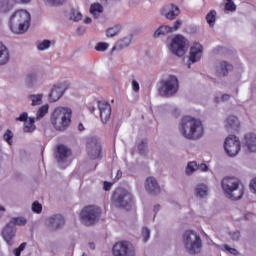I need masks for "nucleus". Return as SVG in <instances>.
<instances>
[{
    "label": "nucleus",
    "instance_id": "nucleus-16",
    "mask_svg": "<svg viewBox=\"0 0 256 256\" xmlns=\"http://www.w3.org/2000/svg\"><path fill=\"white\" fill-rule=\"evenodd\" d=\"M180 13L181 10H179V7L175 4H166L160 9V15L165 17L168 21H174V19L179 17Z\"/></svg>",
    "mask_w": 256,
    "mask_h": 256
},
{
    "label": "nucleus",
    "instance_id": "nucleus-57",
    "mask_svg": "<svg viewBox=\"0 0 256 256\" xmlns=\"http://www.w3.org/2000/svg\"><path fill=\"white\" fill-rule=\"evenodd\" d=\"M121 177H123V172H121V170H118L116 173V181H119V179H121Z\"/></svg>",
    "mask_w": 256,
    "mask_h": 256
},
{
    "label": "nucleus",
    "instance_id": "nucleus-33",
    "mask_svg": "<svg viewBox=\"0 0 256 256\" xmlns=\"http://www.w3.org/2000/svg\"><path fill=\"white\" fill-rule=\"evenodd\" d=\"M90 13L93 15L94 19H97L101 13H103V6L99 3H94L90 6Z\"/></svg>",
    "mask_w": 256,
    "mask_h": 256
},
{
    "label": "nucleus",
    "instance_id": "nucleus-49",
    "mask_svg": "<svg viewBox=\"0 0 256 256\" xmlns=\"http://www.w3.org/2000/svg\"><path fill=\"white\" fill-rule=\"evenodd\" d=\"M32 211L34 213H41V211H43V206L39 202H34L32 204Z\"/></svg>",
    "mask_w": 256,
    "mask_h": 256
},
{
    "label": "nucleus",
    "instance_id": "nucleus-60",
    "mask_svg": "<svg viewBox=\"0 0 256 256\" xmlns=\"http://www.w3.org/2000/svg\"><path fill=\"white\" fill-rule=\"evenodd\" d=\"M84 23H85L86 25H89V23H91V18L86 17V18L84 19Z\"/></svg>",
    "mask_w": 256,
    "mask_h": 256
},
{
    "label": "nucleus",
    "instance_id": "nucleus-35",
    "mask_svg": "<svg viewBox=\"0 0 256 256\" xmlns=\"http://www.w3.org/2000/svg\"><path fill=\"white\" fill-rule=\"evenodd\" d=\"M48 113L49 105L45 104L37 110L36 117H34V119H36V121H40V119H43V117H45Z\"/></svg>",
    "mask_w": 256,
    "mask_h": 256
},
{
    "label": "nucleus",
    "instance_id": "nucleus-36",
    "mask_svg": "<svg viewBox=\"0 0 256 256\" xmlns=\"http://www.w3.org/2000/svg\"><path fill=\"white\" fill-rule=\"evenodd\" d=\"M197 162L195 161H190L188 162L186 168H185V175H187V177H191V175H193V173H195V171H197Z\"/></svg>",
    "mask_w": 256,
    "mask_h": 256
},
{
    "label": "nucleus",
    "instance_id": "nucleus-26",
    "mask_svg": "<svg viewBox=\"0 0 256 256\" xmlns=\"http://www.w3.org/2000/svg\"><path fill=\"white\" fill-rule=\"evenodd\" d=\"M195 195L200 199H205L209 195V186L204 183L197 184L195 187Z\"/></svg>",
    "mask_w": 256,
    "mask_h": 256
},
{
    "label": "nucleus",
    "instance_id": "nucleus-62",
    "mask_svg": "<svg viewBox=\"0 0 256 256\" xmlns=\"http://www.w3.org/2000/svg\"><path fill=\"white\" fill-rule=\"evenodd\" d=\"M88 246L90 247V249H95V243L93 242L88 243Z\"/></svg>",
    "mask_w": 256,
    "mask_h": 256
},
{
    "label": "nucleus",
    "instance_id": "nucleus-23",
    "mask_svg": "<svg viewBox=\"0 0 256 256\" xmlns=\"http://www.w3.org/2000/svg\"><path fill=\"white\" fill-rule=\"evenodd\" d=\"M229 71H233V64L227 61H220L216 63V73L219 77H227Z\"/></svg>",
    "mask_w": 256,
    "mask_h": 256
},
{
    "label": "nucleus",
    "instance_id": "nucleus-4",
    "mask_svg": "<svg viewBox=\"0 0 256 256\" xmlns=\"http://www.w3.org/2000/svg\"><path fill=\"white\" fill-rule=\"evenodd\" d=\"M31 14L27 10H18L10 16L9 25L12 33L23 35L29 29Z\"/></svg>",
    "mask_w": 256,
    "mask_h": 256
},
{
    "label": "nucleus",
    "instance_id": "nucleus-53",
    "mask_svg": "<svg viewBox=\"0 0 256 256\" xmlns=\"http://www.w3.org/2000/svg\"><path fill=\"white\" fill-rule=\"evenodd\" d=\"M132 89L135 93H139V89H140V86H139V82H137V80H132Z\"/></svg>",
    "mask_w": 256,
    "mask_h": 256
},
{
    "label": "nucleus",
    "instance_id": "nucleus-28",
    "mask_svg": "<svg viewBox=\"0 0 256 256\" xmlns=\"http://www.w3.org/2000/svg\"><path fill=\"white\" fill-rule=\"evenodd\" d=\"M15 0H0V13H8L15 7Z\"/></svg>",
    "mask_w": 256,
    "mask_h": 256
},
{
    "label": "nucleus",
    "instance_id": "nucleus-14",
    "mask_svg": "<svg viewBox=\"0 0 256 256\" xmlns=\"http://www.w3.org/2000/svg\"><path fill=\"white\" fill-rule=\"evenodd\" d=\"M202 57H203V45H201V43H198V42L193 43L188 53V61L186 62L187 68L191 69V65L193 63H199Z\"/></svg>",
    "mask_w": 256,
    "mask_h": 256
},
{
    "label": "nucleus",
    "instance_id": "nucleus-34",
    "mask_svg": "<svg viewBox=\"0 0 256 256\" xmlns=\"http://www.w3.org/2000/svg\"><path fill=\"white\" fill-rule=\"evenodd\" d=\"M121 33V25H114L106 30V37H117Z\"/></svg>",
    "mask_w": 256,
    "mask_h": 256
},
{
    "label": "nucleus",
    "instance_id": "nucleus-7",
    "mask_svg": "<svg viewBox=\"0 0 256 256\" xmlns=\"http://www.w3.org/2000/svg\"><path fill=\"white\" fill-rule=\"evenodd\" d=\"M79 217L82 225L93 227L101 217V208L95 205L86 206L80 211Z\"/></svg>",
    "mask_w": 256,
    "mask_h": 256
},
{
    "label": "nucleus",
    "instance_id": "nucleus-5",
    "mask_svg": "<svg viewBox=\"0 0 256 256\" xmlns=\"http://www.w3.org/2000/svg\"><path fill=\"white\" fill-rule=\"evenodd\" d=\"M182 243L186 251H188V253H190L191 255H195V253H199V251H201V247H203L201 236L193 230H188L183 233Z\"/></svg>",
    "mask_w": 256,
    "mask_h": 256
},
{
    "label": "nucleus",
    "instance_id": "nucleus-1",
    "mask_svg": "<svg viewBox=\"0 0 256 256\" xmlns=\"http://www.w3.org/2000/svg\"><path fill=\"white\" fill-rule=\"evenodd\" d=\"M178 131L184 139H188L189 141H199L205 135V127L201 119L191 116H185L181 119Z\"/></svg>",
    "mask_w": 256,
    "mask_h": 256
},
{
    "label": "nucleus",
    "instance_id": "nucleus-38",
    "mask_svg": "<svg viewBox=\"0 0 256 256\" xmlns=\"http://www.w3.org/2000/svg\"><path fill=\"white\" fill-rule=\"evenodd\" d=\"M51 47V41L50 40H42L37 43V49L38 51H46V49H49Z\"/></svg>",
    "mask_w": 256,
    "mask_h": 256
},
{
    "label": "nucleus",
    "instance_id": "nucleus-6",
    "mask_svg": "<svg viewBox=\"0 0 256 256\" xmlns=\"http://www.w3.org/2000/svg\"><path fill=\"white\" fill-rule=\"evenodd\" d=\"M189 49V41L181 34L174 35L168 39V50L176 57H183Z\"/></svg>",
    "mask_w": 256,
    "mask_h": 256
},
{
    "label": "nucleus",
    "instance_id": "nucleus-47",
    "mask_svg": "<svg viewBox=\"0 0 256 256\" xmlns=\"http://www.w3.org/2000/svg\"><path fill=\"white\" fill-rule=\"evenodd\" d=\"M183 25V21L182 20H176L173 24V26L171 27V32L175 33V31H179V29H181V26Z\"/></svg>",
    "mask_w": 256,
    "mask_h": 256
},
{
    "label": "nucleus",
    "instance_id": "nucleus-55",
    "mask_svg": "<svg viewBox=\"0 0 256 256\" xmlns=\"http://www.w3.org/2000/svg\"><path fill=\"white\" fill-rule=\"evenodd\" d=\"M113 184L109 183V182H104V190L105 191H111V187Z\"/></svg>",
    "mask_w": 256,
    "mask_h": 256
},
{
    "label": "nucleus",
    "instance_id": "nucleus-46",
    "mask_svg": "<svg viewBox=\"0 0 256 256\" xmlns=\"http://www.w3.org/2000/svg\"><path fill=\"white\" fill-rule=\"evenodd\" d=\"M225 9H226V11H236V10H237V6H236L235 3L233 2V0H229V1L225 4Z\"/></svg>",
    "mask_w": 256,
    "mask_h": 256
},
{
    "label": "nucleus",
    "instance_id": "nucleus-30",
    "mask_svg": "<svg viewBox=\"0 0 256 256\" xmlns=\"http://www.w3.org/2000/svg\"><path fill=\"white\" fill-rule=\"evenodd\" d=\"M28 100L30 101L32 107H37V105H42L43 104V93L30 94L28 96Z\"/></svg>",
    "mask_w": 256,
    "mask_h": 256
},
{
    "label": "nucleus",
    "instance_id": "nucleus-29",
    "mask_svg": "<svg viewBox=\"0 0 256 256\" xmlns=\"http://www.w3.org/2000/svg\"><path fill=\"white\" fill-rule=\"evenodd\" d=\"M131 43H133V36L129 35L119 40L113 49H118V50L125 49L129 47Z\"/></svg>",
    "mask_w": 256,
    "mask_h": 256
},
{
    "label": "nucleus",
    "instance_id": "nucleus-39",
    "mask_svg": "<svg viewBox=\"0 0 256 256\" xmlns=\"http://www.w3.org/2000/svg\"><path fill=\"white\" fill-rule=\"evenodd\" d=\"M147 139H143L138 143V151L141 155H147Z\"/></svg>",
    "mask_w": 256,
    "mask_h": 256
},
{
    "label": "nucleus",
    "instance_id": "nucleus-52",
    "mask_svg": "<svg viewBox=\"0 0 256 256\" xmlns=\"http://www.w3.org/2000/svg\"><path fill=\"white\" fill-rule=\"evenodd\" d=\"M224 249H225L226 251H228L229 253H231L232 255H238V254H239V252L237 251V249L231 248V247H229V245H227V244L224 245Z\"/></svg>",
    "mask_w": 256,
    "mask_h": 256
},
{
    "label": "nucleus",
    "instance_id": "nucleus-27",
    "mask_svg": "<svg viewBox=\"0 0 256 256\" xmlns=\"http://www.w3.org/2000/svg\"><path fill=\"white\" fill-rule=\"evenodd\" d=\"M169 33H172L171 26L162 25L155 30L153 37H154V39H159V37H162L164 35H169Z\"/></svg>",
    "mask_w": 256,
    "mask_h": 256
},
{
    "label": "nucleus",
    "instance_id": "nucleus-24",
    "mask_svg": "<svg viewBox=\"0 0 256 256\" xmlns=\"http://www.w3.org/2000/svg\"><path fill=\"white\" fill-rule=\"evenodd\" d=\"M244 147L248 149L251 153L256 152V135L253 133H248L244 136Z\"/></svg>",
    "mask_w": 256,
    "mask_h": 256
},
{
    "label": "nucleus",
    "instance_id": "nucleus-31",
    "mask_svg": "<svg viewBox=\"0 0 256 256\" xmlns=\"http://www.w3.org/2000/svg\"><path fill=\"white\" fill-rule=\"evenodd\" d=\"M35 121H37L35 119V117H30L28 119V121H26L24 123V132L25 133H33V131H35V129H37L35 126Z\"/></svg>",
    "mask_w": 256,
    "mask_h": 256
},
{
    "label": "nucleus",
    "instance_id": "nucleus-19",
    "mask_svg": "<svg viewBox=\"0 0 256 256\" xmlns=\"http://www.w3.org/2000/svg\"><path fill=\"white\" fill-rule=\"evenodd\" d=\"M144 187L147 193H149L150 195H157L158 193H161V186H159L157 178L153 176H149L146 178Z\"/></svg>",
    "mask_w": 256,
    "mask_h": 256
},
{
    "label": "nucleus",
    "instance_id": "nucleus-32",
    "mask_svg": "<svg viewBox=\"0 0 256 256\" xmlns=\"http://www.w3.org/2000/svg\"><path fill=\"white\" fill-rule=\"evenodd\" d=\"M9 223L14 228L17 227V225L19 227H25V225H27V218H25V217H15V218H12L9 221Z\"/></svg>",
    "mask_w": 256,
    "mask_h": 256
},
{
    "label": "nucleus",
    "instance_id": "nucleus-58",
    "mask_svg": "<svg viewBox=\"0 0 256 256\" xmlns=\"http://www.w3.org/2000/svg\"><path fill=\"white\" fill-rule=\"evenodd\" d=\"M5 215V207L0 206V219Z\"/></svg>",
    "mask_w": 256,
    "mask_h": 256
},
{
    "label": "nucleus",
    "instance_id": "nucleus-41",
    "mask_svg": "<svg viewBox=\"0 0 256 256\" xmlns=\"http://www.w3.org/2000/svg\"><path fill=\"white\" fill-rule=\"evenodd\" d=\"M3 138L4 141L8 143V145H13V132L11 130H6Z\"/></svg>",
    "mask_w": 256,
    "mask_h": 256
},
{
    "label": "nucleus",
    "instance_id": "nucleus-11",
    "mask_svg": "<svg viewBox=\"0 0 256 256\" xmlns=\"http://www.w3.org/2000/svg\"><path fill=\"white\" fill-rule=\"evenodd\" d=\"M112 253L114 256H135V245L127 240L119 241L114 244Z\"/></svg>",
    "mask_w": 256,
    "mask_h": 256
},
{
    "label": "nucleus",
    "instance_id": "nucleus-3",
    "mask_svg": "<svg viewBox=\"0 0 256 256\" xmlns=\"http://www.w3.org/2000/svg\"><path fill=\"white\" fill-rule=\"evenodd\" d=\"M72 113L73 110L69 107H56L50 116L51 125L56 131H67V128L71 125Z\"/></svg>",
    "mask_w": 256,
    "mask_h": 256
},
{
    "label": "nucleus",
    "instance_id": "nucleus-50",
    "mask_svg": "<svg viewBox=\"0 0 256 256\" xmlns=\"http://www.w3.org/2000/svg\"><path fill=\"white\" fill-rule=\"evenodd\" d=\"M27 119H29L27 112H23L22 114H20V116L18 118H16V121H21V122L26 123V121H29Z\"/></svg>",
    "mask_w": 256,
    "mask_h": 256
},
{
    "label": "nucleus",
    "instance_id": "nucleus-51",
    "mask_svg": "<svg viewBox=\"0 0 256 256\" xmlns=\"http://www.w3.org/2000/svg\"><path fill=\"white\" fill-rule=\"evenodd\" d=\"M197 171H202L203 173H206V171H209V166L205 163L197 164Z\"/></svg>",
    "mask_w": 256,
    "mask_h": 256
},
{
    "label": "nucleus",
    "instance_id": "nucleus-59",
    "mask_svg": "<svg viewBox=\"0 0 256 256\" xmlns=\"http://www.w3.org/2000/svg\"><path fill=\"white\" fill-rule=\"evenodd\" d=\"M14 2H16V3H30L31 2V0H14Z\"/></svg>",
    "mask_w": 256,
    "mask_h": 256
},
{
    "label": "nucleus",
    "instance_id": "nucleus-8",
    "mask_svg": "<svg viewBox=\"0 0 256 256\" xmlns=\"http://www.w3.org/2000/svg\"><path fill=\"white\" fill-rule=\"evenodd\" d=\"M179 91V79L175 75H170L160 82L158 93L161 97H173Z\"/></svg>",
    "mask_w": 256,
    "mask_h": 256
},
{
    "label": "nucleus",
    "instance_id": "nucleus-21",
    "mask_svg": "<svg viewBox=\"0 0 256 256\" xmlns=\"http://www.w3.org/2000/svg\"><path fill=\"white\" fill-rule=\"evenodd\" d=\"M224 127L228 133H235V131H239L241 122L237 116L231 115L224 120Z\"/></svg>",
    "mask_w": 256,
    "mask_h": 256
},
{
    "label": "nucleus",
    "instance_id": "nucleus-9",
    "mask_svg": "<svg viewBox=\"0 0 256 256\" xmlns=\"http://www.w3.org/2000/svg\"><path fill=\"white\" fill-rule=\"evenodd\" d=\"M112 203L115 207H120L128 211L133 205V194L126 189L118 188L113 194Z\"/></svg>",
    "mask_w": 256,
    "mask_h": 256
},
{
    "label": "nucleus",
    "instance_id": "nucleus-61",
    "mask_svg": "<svg viewBox=\"0 0 256 256\" xmlns=\"http://www.w3.org/2000/svg\"><path fill=\"white\" fill-rule=\"evenodd\" d=\"M78 129L79 131H85V127L81 123L78 125Z\"/></svg>",
    "mask_w": 256,
    "mask_h": 256
},
{
    "label": "nucleus",
    "instance_id": "nucleus-25",
    "mask_svg": "<svg viewBox=\"0 0 256 256\" xmlns=\"http://www.w3.org/2000/svg\"><path fill=\"white\" fill-rule=\"evenodd\" d=\"M11 60V53L9 48L3 42H0V67H4Z\"/></svg>",
    "mask_w": 256,
    "mask_h": 256
},
{
    "label": "nucleus",
    "instance_id": "nucleus-44",
    "mask_svg": "<svg viewBox=\"0 0 256 256\" xmlns=\"http://www.w3.org/2000/svg\"><path fill=\"white\" fill-rule=\"evenodd\" d=\"M45 3H48V5H51L52 7H59V5H63L65 1L67 0H44Z\"/></svg>",
    "mask_w": 256,
    "mask_h": 256
},
{
    "label": "nucleus",
    "instance_id": "nucleus-20",
    "mask_svg": "<svg viewBox=\"0 0 256 256\" xmlns=\"http://www.w3.org/2000/svg\"><path fill=\"white\" fill-rule=\"evenodd\" d=\"M65 85L63 83L54 84L50 90L48 95L49 101L55 103V101H59L61 97H63V93H65Z\"/></svg>",
    "mask_w": 256,
    "mask_h": 256
},
{
    "label": "nucleus",
    "instance_id": "nucleus-15",
    "mask_svg": "<svg viewBox=\"0 0 256 256\" xmlns=\"http://www.w3.org/2000/svg\"><path fill=\"white\" fill-rule=\"evenodd\" d=\"M45 225L48 231H59L65 226V218L61 214H53L46 218Z\"/></svg>",
    "mask_w": 256,
    "mask_h": 256
},
{
    "label": "nucleus",
    "instance_id": "nucleus-48",
    "mask_svg": "<svg viewBox=\"0 0 256 256\" xmlns=\"http://www.w3.org/2000/svg\"><path fill=\"white\" fill-rule=\"evenodd\" d=\"M96 51H107L109 49V44L105 42H100L95 47Z\"/></svg>",
    "mask_w": 256,
    "mask_h": 256
},
{
    "label": "nucleus",
    "instance_id": "nucleus-17",
    "mask_svg": "<svg viewBox=\"0 0 256 256\" xmlns=\"http://www.w3.org/2000/svg\"><path fill=\"white\" fill-rule=\"evenodd\" d=\"M71 149L65 145H59L57 147V151L55 154V159L59 165H65L67 161H69V157H71Z\"/></svg>",
    "mask_w": 256,
    "mask_h": 256
},
{
    "label": "nucleus",
    "instance_id": "nucleus-40",
    "mask_svg": "<svg viewBox=\"0 0 256 256\" xmlns=\"http://www.w3.org/2000/svg\"><path fill=\"white\" fill-rule=\"evenodd\" d=\"M151 238V230L147 227L142 228V241L143 243H147Z\"/></svg>",
    "mask_w": 256,
    "mask_h": 256
},
{
    "label": "nucleus",
    "instance_id": "nucleus-54",
    "mask_svg": "<svg viewBox=\"0 0 256 256\" xmlns=\"http://www.w3.org/2000/svg\"><path fill=\"white\" fill-rule=\"evenodd\" d=\"M250 190H251L252 193L256 194V178L251 180V182H250Z\"/></svg>",
    "mask_w": 256,
    "mask_h": 256
},
{
    "label": "nucleus",
    "instance_id": "nucleus-22",
    "mask_svg": "<svg viewBox=\"0 0 256 256\" xmlns=\"http://www.w3.org/2000/svg\"><path fill=\"white\" fill-rule=\"evenodd\" d=\"M15 235H17V229L8 222L2 230V237L7 245H13Z\"/></svg>",
    "mask_w": 256,
    "mask_h": 256
},
{
    "label": "nucleus",
    "instance_id": "nucleus-56",
    "mask_svg": "<svg viewBox=\"0 0 256 256\" xmlns=\"http://www.w3.org/2000/svg\"><path fill=\"white\" fill-rule=\"evenodd\" d=\"M229 99H231V95H229V94H223L221 96V101H223V102L229 101Z\"/></svg>",
    "mask_w": 256,
    "mask_h": 256
},
{
    "label": "nucleus",
    "instance_id": "nucleus-42",
    "mask_svg": "<svg viewBox=\"0 0 256 256\" xmlns=\"http://www.w3.org/2000/svg\"><path fill=\"white\" fill-rule=\"evenodd\" d=\"M70 19L71 21H81V19H83V15L81 14V12L77 11V10H73L70 14Z\"/></svg>",
    "mask_w": 256,
    "mask_h": 256
},
{
    "label": "nucleus",
    "instance_id": "nucleus-13",
    "mask_svg": "<svg viewBox=\"0 0 256 256\" xmlns=\"http://www.w3.org/2000/svg\"><path fill=\"white\" fill-rule=\"evenodd\" d=\"M86 151L88 157L91 159H99L101 157V141L99 138L93 136L87 139Z\"/></svg>",
    "mask_w": 256,
    "mask_h": 256
},
{
    "label": "nucleus",
    "instance_id": "nucleus-45",
    "mask_svg": "<svg viewBox=\"0 0 256 256\" xmlns=\"http://www.w3.org/2000/svg\"><path fill=\"white\" fill-rule=\"evenodd\" d=\"M25 247H27V243L23 242L20 246L14 249L13 253L15 256H21V251H25Z\"/></svg>",
    "mask_w": 256,
    "mask_h": 256
},
{
    "label": "nucleus",
    "instance_id": "nucleus-64",
    "mask_svg": "<svg viewBox=\"0 0 256 256\" xmlns=\"http://www.w3.org/2000/svg\"><path fill=\"white\" fill-rule=\"evenodd\" d=\"M219 101H221V98H219L218 96L214 98L215 103H219Z\"/></svg>",
    "mask_w": 256,
    "mask_h": 256
},
{
    "label": "nucleus",
    "instance_id": "nucleus-12",
    "mask_svg": "<svg viewBox=\"0 0 256 256\" xmlns=\"http://www.w3.org/2000/svg\"><path fill=\"white\" fill-rule=\"evenodd\" d=\"M47 80V74L44 72H31L26 75L25 85L28 89H33V87H41Z\"/></svg>",
    "mask_w": 256,
    "mask_h": 256
},
{
    "label": "nucleus",
    "instance_id": "nucleus-63",
    "mask_svg": "<svg viewBox=\"0 0 256 256\" xmlns=\"http://www.w3.org/2000/svg\"><path fill=\"white\" fill-rule=\"evenodd\" d=\"M159 209H160V206H159V205L154 206V212H155V213H157V211H159Z\"/></svg>",
    "mask_w": 256,
    "mask_h": 256
},
{
    "label": "nucleus",
    "instance_id": "nucleus-2",
    "mask_svg": "<svg viewBox=\"0 0 256 256\" xmlns=\"http://www.w3.org/2000/svg\"><path fill=\"white\" fill-rule=\"evenodd\" d=\"M221 188L226 199H230V201H240L245 195V187L241 180L236 177L226 176L222 178Z\"/></svg>",
    "mask_w": 256,
    "mask_h": 256
},
{
    "label": "nucleus",
    "instance_id": "nucleus-18",
    "mask_svg": "<svg viewBox=\"0 0 256 256\" xmlns=\"http://www.w3.org/2000/svg\"><path fill=\"white\" fill-rule=\"evenodd\" d=\"M98 109L100 111V118L102 123L107 125L111 119V104H109V102L99 101Z\"/></svg>",
    "mask_w": 256,
    "mask_h": 256
},
{
    "label": "nucleus",
    "instance_id": "nucleus-10",
    "mask_svg": "<svg viewBox=\"0 0 256 256\" xmlns=\"http://www.w3.org/2000/svg\"><path fill=\"white\" fill-rule=\"evenodd\" d=\"M224 151L228 157H237L241 151V140L236 135H229L224 140Z\"/></svg>",
    "mask_w": 256,
    "mask_h": 256
},
{
    "label": "nucleus",
    "instance_id": "nucleus-37",
    "mask_svg": "<svg viewBox=\"0 0 256 256\" xmlns=\"http://www.w3.org/2000/svg\"><path fill=\"white\" fill-rule=\"evenodd\" d=\"M206 21L210 27H214L215 21H217V12L215 10L210 11L206 15Z\"/></svg>",
    "mask_w": 256,
    "mask_h": 256
},
{
    "label": "nucleus",
    "instance_id": "nucleus-43",
    "mask_svg": "<svg viewBox=\"0 0 256 256\" xmlns=\"http://www.w3.org/2000/svg\"><path fill=\"white\" fill-rule=\"evenodd\" d=\"M229 237L232 241H239V239H241V232L239 230L231 231L229 232Z\"/></svg>",
    "mask_w": 256,
    "mask_h": 256
}]
</instances>
